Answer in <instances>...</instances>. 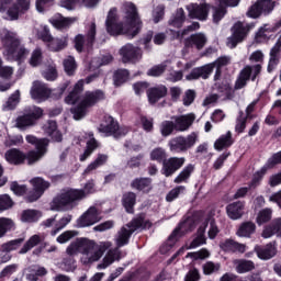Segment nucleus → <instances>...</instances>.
Wrapping results in <instances>:
<instances>
[{
    "label": "nucleus",
    "instance_id": "1",
    "mask_svg": "<svg viewBox=\"0 0 281 281\" xmlns=\"http://www.w3.org/2000/svg\"><path fill=\"white\" fill-rule=\"evenodd\" d=\"M82 91H85V80L80 79L75 83L72 90L65 98L66 104H76V106L71 108L70 113L72 114L74 120H82L89 113V109L91 106H95L98 102H102L105 95L101 90L97 91H87L82 95ZM82 95V97H81Z\"/></svg>",
    "mask_w": 281,
    "mask_h": 281
},
{
    "label": "nucleus",
    "instance_id": "2",
    "mask_svg": "<svg viewBox=\"0 0 281 281\" xmlns=\"http://www.w3.org/2000/svg\"><path fill=\"white\" fill-rule=\"evenodd\" d=\"M124 12L126 14V23L117 24V9L113 8L109 11L105 22L106 31L112 36L126 34L130 38H135V35L139 34L142 30V20L137 15V8L132 2H126L124 4Z\"/></svg>",
    "mask_w": 281,
    "mask_h": 281
},
{
    "label": "nucleus",
    "instance_id": "3",
    "mask_svg": "<svg viewBox=\"0 0 281 281\" xmlns=\"http://www.w3.org/2000/svg\"><path fill=\"white\" fill-rule=\"evenodd\" d=\"M112 247L113 243L111 241H100L98 244L93 239L80 237L70 243L66 249V254L68 256H77V254H80L82 265H93V262L101 260L102 256H104V251H108V249Z\"/></svg>",
    "mask_w": 281,
    "mask_h": 281
},
{
    "label": "nucleus",
    "instance_id": "4",
    "mask_svg": "<svg viewBox=\"0 0 281 281\" xmlns=\"http://www.w3.org/2000/svg\"><path fill=\"white\" fill-rule=\"evenodd\" d=\"M93 192H95V182L93 180H89L83 189H64L53 199L50 210L53 212L74 210L78 201L87 199V196L93 194Z\"/></svg>",
    "mask_w": 281,
    "mask_h": 281
},
{
    "label": "nucleus",
    "instance_id": "5",
    "mask_svg": "<svg viewBox=\"0 0 281 281\" xmlns=\"http://www.w3.org/2000/svg\"><path fill=\"white\" fill-rule=\"evenodd\" d=\"M249 60L250 63L259 64H256L254 66L247 65L240 70L235 82V89L237 90L247 87V82H249V80H252L254 82L256 78L260 76V72L262 71L261 63H265V53H262V50H255L250 54Z\"/></svg>",
    "mask_w": 281,
    "mask_h": 281
},
{
    "label": "nucleus",
    "instance_id": "6",
    "mask_svg": "<svg viewBox=\"0 0 281 281\" xmlns=\"http://www.w3.org/2000/svg\"><path fill=\"white\" fill-rule=\"evenodd\" d=\"M0 38L5 49L4 54L8 58H12L13 60H23V58H27L30 55V50L25 48V46L21 45V40H19V35H16V33L3 29L0 31Z\"/></svg>",
    "mask_w": 281,
    "mask_h": 281
},
{
    "label": "nucleus",
    "instance_id": "7",
    "mask_svg": "<svg viewBox=\"0 0 281 281\" xmlns=\"http://www.w3.org/2000/svg\"><path fill=\"white\" fill-rule=\"evenodd\" d=\"M150 227V222L144 220V217L139 216L135 220H133L130 224L126 226H123L116 237H115V245L116 247H124V245H128V239L133 235V232L137 229H148Z\"/></svg>",
    "mask_w": 281,
    "mask_h": 281
},
{
    "label": "nucleus",
    "instance_id": "8",
    "mask_svg": "<svg viewBox=\"0 0 281 281\" xmlns=\"http://www.w3.org/2000/svg\"><path fill=\"white\" fill-rule=\"evenodd\" d=\"M26 142L29 144H33L36 149L30 150L25 155V159L27 161L29 166H33V164H36L37 161H41L43 157H45V154L47 153V146H49V140L47 138H36L34 135H27Z\"/></svg>",
    "mask_w": 281,
    "mask_h": 281
},
{
    "label": "nucleus",
    "instance_id": "9",
    "mask_svg": "<svg viewBox=\"0 0 281 281\" xmlns=\"http://www.w3.org/2000/svg\"><path fill=\"white\" fill-rule=\"evenodd\" d=\"M41 117H43V109L31 106L24 110L23 115L16 117L15 126L16 128H20V131H25L26 128H30V126H34Z\"/></svg>",
    "mask_w": 281,
    "mask_h": 281
},
{
    "label": "nucleus",
    "instance_id": "10",
    "mask_svg": "<svg viewBox=\"0 0 281 281\" xmlns=\"http://www.w3.org/2000/svg\"><path fill=\"white\" fill-rule=\"evenodd\" d=\"M196 142H199V134L196 132H192L187 137L178 136L169 142V150L171 153H186L190 150Z\"/></svg>",
    "mask_w": 281,
    "mask_h": 281
},
{
    "label": "nucleus",
    "instance_id": "11",
    "mask_svg": "<svg viewBox=\"0 0 281 281\" xmlns=\"http://www.w3.org/2000/svg\"><path fill=\"white\" fill-rule=\"evenodd\" d=\"M251 30V25L245 22H237L233 26V34L231 37L227 38V47L234 49L238 43H243L247 33Z\"/></svg>",
    "mask_w": 281,
    "mask_h": 281
},
{
    "label": "nucleus",
    "instance_id": "12",
    "mask_svg": "<svg viewBox=\"0 0 281 281\" xmlns=\"http://www.w3.org/2000/svg\"><path fill=\"white\" fill-rule=\"evenodd\" d=\"M122 63H139L142 60L143 52L142 48L131 43L125 44L119 50Z\"/></svg>",
    "mask_w": 281,
    "mask_h": 281
},
{
    "label": "nucleus",
    "instance_id": "13",
    "mask_svg": "<svg viewBox=\"0 0 281 281\" xmlns=\"http://www.w3.org/2000/svg\"><path fill=\"white\" fill-rule=\"evenodd\" d=\"M102 212L95 206H90L78 220L77 227H91L102 221Z\"/></svg>",
    "mask_w": 281,
    "mask_h": 281
},
{
    "label": "nucleus",
    "instance_id": "14",
    "mask_svg": "<svg viewBox=\"0 0 281 281\" xmlns=\"http://www.w3.org/2000/svg\"><path fill=\"white\" fill-rule=\"evenodd\" d=\"M95 41V23L92 22L87 26L86 38L85 35L78 34L75 37V47L77 52H82L85 46L91 47Z\"/></svg>",
    "mask_w": 281,
    "mask_h": 281
},
{
    "label": "nucleus",
    "instance_id": "15",
    "mask_svg": "<svg viewBox=\"0 0 281 281\" xmlns=\"http://www.w3.org/2000/svg\"><path fill=\"white\" fill-rule=\"evenodd\" d=\"M30 183L33 186V192H31L26 196V201L29 203H34V201H38L40 198L45 194V190H48L49 188V182L45 181V179L41 177H36L30 180Z\"/></svg>",
    "mask_w": 281,
    "mask_h": 281
},
{
    "label": "nucleus",
    "instance_id": "16",
    "mask_svg": "<svg viewBox=\"0 0 281 281\" xmlns=\"http://www.w3.org/2000/svg\"><path fill=\"white\" fill-rule=\"evenodd\" d=\"M186 164L184 157H170L162 161L161 175L165 177H172L177 170H181Z\"/></svg>",
    "mask_w": 281,
    "mask_h": 281
},
{
    "label": "nucleus",
    "instance_id": "17",
    "mask_svg": "<svg viewBox=\"0 0 281 281\" xmlns=\"http://www.w3.org/2000/svg\"><path fill=\"white\" fill-rule=\"evenodd\" d=\"M30 94L36 102H45L52 95V90L43 81L36 80L32 83Z\"/></svg>",
    "mask_w": 281,
    "mask_h": 281
},
{
    "label": "nucleus",
    "instance_id": "18",
    "mask_svg": "<svg viewBox=\"0 0 281 281\" xmlns=\"http://www.w3.org/2000/svg\"><path fill=\"white\" fill-rule=\"evenodd\" d=\"M100 133H104V135H113V137H122L128 133L126 128H120V125L113 117L109 116L106 119V123L101 124L99 127Z\"/></svg>",
    "mask_w": 281,
    "mask_h": 281
},
{
    "label": "nucleus",
    "instance_id": "19",
    "mask_svg": "<svg viewBox=\"0 0 281 281\" xmlns=\"http://www.w3.org/2000/svg\"><path fill=\"white\" fill-rule=\"evenodd\" d=\"M194 220L187 218L184 222L180 223L179 227H177L172 234L168 238V245L172 247L179 238L182 237L183 234H188V232H192L194 229Z\"/></svg>",
    "mask_w": 281,
    "mask_h": 281
},
{
    "label": "nucleus",
    "instance_id": "20",
    "mask_svg": "<svg viewBox=\"0 0 281 281\" xmlns=\"http://www.w3.org/2000/svg\"><path fill=\"white\" fill-rule=\"evenodd\" d=\"M209 3H191L187 5L190 19H198V21H206L210 14Z\"/></svg>",
    "mask_w": 281,
    "mask_h": 281
},
{
    "label": "nucleus",
    "instance_id": "21",
    "mask_svg": "<svg viewBox=\"0 0 281 281\" xmlns=\"http://www.w3.org/2000/svg\"><path fill=\"white\" fill-rule=\"evenodd\" d=\"M171 120H173L176 131L179 133H186V131H189L190 126L194 124L196 116L194 113H189L184 115L172 116Z\"/></svg>",
    "mask_w": 281,
    "mask_h": 281
},
{
    "label": "nucleus",
    "instance_id": "22",
    "mask_svg": "<svg viewBox=\"0 0 281 281\" xmlns=\"http://www.w3.org/2000/svg\"><path fill=\"white\" fill-rule=\"evenodd\" d=\"M30 10V0H18L7 10V16L9 21H16L21 14H24Z\"/></svg>",
    "mask_w": 281,
    "mask_h": 281
},
{
    "label": "nucleus",
    "instance_id": "23",
    "mask_svg": "<svg viewBox=\"0 0 281 281\" xmlns=\"http://www.w3.org/2000/svg\"><path fill=\"white\" fill-rule=\"evenodd\" d=\"M281 27V19L273 25L265 24L256 33L255 41L256 43H267L271 38V33L278 32Z\"/></svg>",
    "mask_w": 281,
    "mask_h": 281
},
{
    "label": "nucleus",
    "instance_id": "24",
    "mask_svg": "<svg viewBox=\"0 0 281 281\" xmlns=\"http://www.w3.org/2000/svg\"><path fill=\"white\" fill-rule=\"evenodd\" d=\"M205 229H209V238L214 239L218 234V226L216 220H214V213H210L203 221L199 228L201 234H205Z\"/></svg>",
    "mask_w": 281,
    "mask_h": 281
},
{
    "label": "nucleus",
    "instance_id": "25",
    "mask_svg": "<svg viewBox=\"0 0 281 281\" xmlns=\"http://www.w3.org/2000/svg\"><path fill=\"white\" fill-rule=\"evenodd\" d=\"M255 251L260 260H271L278 254V244L271 241L265 247L255 246Z\"/></svg>",
    "mask_w": 281,
    "mask_h": 281
},
{
    "label": "nucleus",
    "instance_id": "26",
    "mask_svg": "<svg viewBox=\"0 0 281 281\" xmlns=\"http://www.w3.org/2000/svg\"><path fill=\"white\" fill-rule=\"evenodd\" d=\"M226 214L231 221H238L245 215V202H233L226 206Z\"/></svg>",
    "mask_w": 281,
    "mask_h": 281
},
{
    "label": "nucleus",
    "instance_id": "27",
    "mask_svg": "<svg viewBox=\"0 0 281 281\" xmlns=\"http://www.w3.org/2000/svg\"><path fill=\"white\" fill-rule=\"evenodd\" d=\"M115 260H122V251L120 248L109 249L102 259V262L97 266V269L102 270L111 267Z\"/></svg>",
    "mask_w": 281,
    "mask_h": 281
},
{
    "label": "nucleus",
    "instance_id": "28",
    "mask_svg": "<svg viewBox=\"0 0 281 281\" xmlns=\"http://www.w3.org/2000/svg\"><path fill=\"white\" fill-rule=\"evenodd\" d=\"M214 71V65L209 64L199 68H194L187 77V80H199V78H203V80H207L212 72Z\"/></svg>",
    "mask_w": 281,
    "mask_h": 281
},
{
    "label": "nucleus",
    "instance_id": "29",
    "mask_svg": "<svg viewBox=\"0 0 281 281\" xmlns=\"http://www.w3.org/2000/svg\"><path fill=\"white\" fill-rule=\"evenodd\" d=\"M4 158L8 164H12L13 166H21L25 161V154L21 151V149L11 148L5 151Z\"/></svg>",
    "mask_w": 281,
    "mask_h": 281
},
{
    "label": "nucleus",
    "instance_id": "30",
    "mask_svg": "<svg viewBox=\"0 0 281 281\" xmlns=\"http://www.w3.org/2000/svg\"><path fill=\"white\" fill-rule=\"evenodd\" d=\"M78 21V18H65L63 15H57L49 20L56 30H69Z\"/></svg>",
    "mask_w": 281,
    "mask_h": 281
},
{
    "label": "nucleus",
    "instance_id": "31",
    "mask_svg": "<svg viewBox=\"0 0 281 281\" xmlns=\"http://www.w3.org/2000/svg\"><path fill=\"white\" fill-rule=\"evenodd\" d=\"M133 190H138V192H144L148 194L153 190V179L150 178H136L131 182Z\"/></svg>",
    "mask_w": 281,
    "mask_h": 281
},
{
    "label": "nucleus",
    "instance_id": "32",
    "mask_svg": "<svg viewBox=\"0 0 281 281\" xmlns=\"http://www.w3.org/2000/svg\"><path fill=\"white\" fill-rule=\"evenodd\" d=\"M224 251H232L233 254H245L247 251V245L240 244L234 239H226L221 244Z\"/></svg>",
    "mask_w": 281,
    "mask_h": 281
},
{
    "label": "nucleus",
    "instance_id": "33",
    "mask_svg": "<svg viewBox=\"0 0 281 281\" xmlns=\"http://www.w3.org/2000/svg\"><path fill=\"white\" fill-rule=\"evenodd\" d=\"M44 133L52 137L53 142H63V134L58 131V125L55 121H48L43 126Z\"/></svg>",
    "mask_w": 281,
    "mask_h": 281
},
{
    "label": "nucleus",
    "instance_id": "34",
    "mask_svg": "<svg viewBox=\"0 0 281 281\" xmlns=\"http://www.w3.org/2000/svg\"><path fill=\"white\" fill-rule=\"evenodd\" d=\"M205 43H207V36L203 33L192 34L187 41V47H196V49H203L205 47Z\"/></svg>",
    "mask_w": 281,
    "mask_h": 281
},
{
    "label": "nucleus",
    "instance_id": "35",
    "mask_svg": "<svg viewBox=\"0 0 281 281\" xmlns=\"http://www.w3.org/2000/svg\"><path fill=\"white\" fill-rule=\"evenodd\" d=\"M167 94L168 88H166V86H158L156 88H151L147 92L150 104L159 102V100H161V98H166Z\"/></svg>",
    "mask_w": 281,
    "mask_h": 281
},
{
    "label": "nucleus",
    "instance_id": "36",
    "mask_svg": "<svg viewBox=\"0 0 281 281\" xmlns=\"http://www.w3.org/2000/svg\"><path fill=\"white\" fill-rule=\"evenodd\" d=\"M233 265L235 267V271L238 273H249V271H254V269H256V263L247 259H235Z\"/></svg>",
    "mask_w": 281,
    "mask_h": 281
},
{
    "label": "nucleus",
    "instance_id": "37",
    "mask_svg": "<svg viewBox=\"0 0 281 281\" xmlns=\"http://www.w3.org/2000/svg\"><path fill=\"white\" fill-rule=\"evenodd\" d=\"M252 234H256V224L254 222L241 223L236 232L239 238H251Z\"/></svg>",
    "mask_w": 281,
    "mask_h": 281
},
{
    "label": "nucleus",
    "instance_id": "38",
    "mask_svg": "<svg viewBox=\"0 0 281 281\" xmlns=\"http://www.w3.org/2000/svg\"><path fill=\"white\" fill-rule=\"evenodd\" d=\"M234 144V138L232 133L228 131L226 134L221 135L214 143L215 150H223L229 148Z\"/></svg>",
    "mask_w": 281,
    "mask_h": 281
},
{
    "label": "nucleus",
    "instance_id": "39",
    "mask_svg": "<svg viewBox=\"0 0 281 281\" xmlns=\"http://www.w3.org/2000/svg\"><path fill=\"white\" fill-rule=\"evenodd\" d=\"M194 172V165H187L181 172L175 178L173 183H188L190 177Z\"/></svg>",
    "mask_w": 281,
    "mask_h": 281
},
{
    "label": "nucleus",
    "instance_id": "40",
    "mask_svg": "<svg viewBox=\"0 0 281 281\" xmlns=\"http://www.w3.org/2000/svg\"><path fill=\"white\" fill-rule=\"evenodd\" d=\"M45 240V237L41 235H33L29 238V240L24 244V246L20 249V254H27V251H31V249H34L36 245H40V243H43Z\"/></svg>",
    "mask_w": 281,
    "mask_h": 281
},
{
    "label": "nucleus",
    "instance_id": "41",
    "mask_svg": "<svg viewBox=\"0 0 281 281\" xmlns=\"http://www.w3.org/2000/svg\"><path fill=\"white\" fill-rule=\"evenodd\" d=\"M89 140L87 142V148L85 153L80 156V161H86L88 157H91L93 150L98 148V140L93 137L92 133H89Z\"/></svg>",
    "mask_w": 281,
    "mask_h": 281
},
{
    "label": "nucleus",
    "instance_id": "42",
    "mask_svg": "<svg viewBox=\"0 0 281 281\" xmlns=\"http://www.w3.org/2000/svg\"><path fill=\"white\" fill-rule=\"evenodd\" d=\"M137 201V195L133 192H127L123 195V206L125 207L128 214H133V207Z\"/></svg>",
    "mask_w": 281,
    "mask_h": 281
},
{
    "label": "nucleus",
    "instance_id": "43",
    "mask_svg": "<svg viewBox=\"0 0 281 281\" xmlns=\"http://www.w3.org/2000/svg\"><path fill=\"white\" fill-rule=\"evenodd\" d=\"M109 159V156L104 154H99L97 159L92 161L85 170L86 175H89V172H93V170H98L100 166H104Z\"/></svg>",
    "mask_w": 281,
    "mask_h": 281
},
{
    "label": "nucleus",
    "instance_id": "44",
    "mask_svg": "<svg viewBox=\"0 0 281 281\" xmlns=\"http://www.w3.org/2000/svg\"><path fill=\"white\" fill-rule=\"evenodd\" d=\"M19 102H21V91L16 90L3 104L2 109L3 111H13V109H16Z\"/></svg>",
    "mask_w": 281,
    "mask_h": 281
},
{
    "label": "nucleus",
    "instance_id": "45",
    "mask_svg": "<svg viewBox=\"0 0 281 281\" xmlns=\"http://www.w3.org/2000/svg\"><path fill=\"white\" fill-rule=\"evenodd\" d=\"M198 236L196 238H194L192 240V243L190 245H186L183 246L178 254H183V251L188 250V249H196V247H201V245H205V235L204 233H201L198 231Z\"/></svg>",
    "mask_w": 281,
    "mask_h": 281
},
{
    "label": "nucleus",
    "instance_id": "46",
    "mask_svg": "<svg viewBox=\"0 0 281 281\" xmlns=\"http://www.w3.org/2000/svg\"><path fill=\"white\" fill-rule=\"evenodd\" d=\"M68 45V37H57L53 38L52 42L48 44V47L52 52H60V49H65Z\"/></svg>",
    "mask_w": 281,
    "mask_h": 281
},
{
    "label": "nucleus",
    "instance_id": "47",
    "mask_svg": "<svg viewBox=\"0 0 281 281\" xmlns=\"http://www.w3.org/2000/svg\"><path fill=\"white\" fill-rule=\"evenodd\" d=\"M41 218V212L36 210H25L22 212V223H36Z\"/></svg>",
    "mask_w": 281,
    "mask_h": 281
},
{
    "label": "nucleus",
    "instance_id": "48",
    "mask_svg": "<svg viewBox=\"0 0 281 281\" xmlns=\"http://www.w3.org/2000/svg\"><path fill=\"white\" fill-rule=\"evenodd\" d=\"M273 216V210L266 207L257 214L256 223L257 225H265V223H269Z\"/></svg>",
    "mask_w": 281,
    "mask_h": 281
},
{
    "label": "nucleus",
    "instance_id": "49",
    "mask_svg": "<svg viewBox=\"0 0 281 281\" xmlns=\"http://www.w3.org/2000/svg\"><path fill=\"white\" fill-rule=\"evenodd\" d=\"M12 229H14V221L8 217H0V238H3Z\"/></svg>",
    "mask_w": 281,
    "mask_h": 281
},
{
    "label": "nucleus",
    "instance_id": "50",
    "mask_svg": "<svg viewBox=\"0 0 281 281\" xmlns=\"http://www.w3.org/2000/svg\"><path fill=\"white\" fill-rule=\"evenodd\" d=\"M280 63V50L276 48H271L270 50V59L268 63V72L271 74L278 67V64Z\"/></svg>",
    "mask_w": 281,
    "mask_h": 281
},
{
    "label": "nucleus",
    "instance_id": "51",
    "mask_svg": "<svg viewBox=\"0 0 281 281\" xmlns=\"http://www.w3.org/2000/svg\"><path fill=\"white\" fill-rule=\"evenodd\" d=\"M184 22H186V12L181 8L177 10L176 14L169 21L170 25H172L173 27H181Z\"/></svg>",
    "mask_w": 281,
    "mask_h": 281
},
{
    "label": "nucleus",
    "instance_id": "52",
    "mask_svg": "<svg viewBox=\"0 0 281 281\" xmlns=\"http://www.w3.org/2000/svg\"><path fill=\"white\" fill-rule=\"evenodd\" d=\"M202 271L204 276H212L213 273H218L221 271V263L218 262H213V261H206L202 266Z\"/></svg>",
    "mask_w": 281,
    "mask_h": 281
},
{
    "label": "nucleus",
    "instance_id": "53",
    "mask_svg": "<svg viewBox=\"0 0 281 281\" xmlns=\"http://www.w3.org/2000/svg\"><path fill=\"white\" fill-rule=\"evenodd\" d=\"M151 161H157L158 164H164V161H166V149L161 148V147H157L155 149H153L150 151L149 155Z\"/></svg>",
    "mask_w": 281,
    "mask_h": 281
},
{
    "label": "nucleus",
    "instance_id": "54",
    "mask_svg": "<svg viewBox=\"0 0 281 281\" xmlns=\"http://www.w3.org/2000/svg\"><path fill=\"white\" fill-rule=\"evenodd\" d=\"M43 63V50L41 48H35L30 57L29 64L31 67H38Z\"/></svg>",
    "mask_w": 281,
    "mask_h": 281
},
{
    "label": "nucleus",
    "instance_id": "55",
    "mask_svg": "<svg viewBox=\"0 0 281 281\" xmlns=\"http://www.w3.org/2000/svg\"><path fill=\"white\" fill-rule=\"evenodd\" d=\"M176 131L175 122L172 121H164L160 124V133L162 137H170L172 133Z\"/></svg>",
    "mask_w": 281,
    "mask_h": 281
},
{
    "label": "nucleus",
    "instance_id": "56",
    "mask_svg": "<svg viewBox=\"0 0 281 281\" xmlns=\"http://www.w3.org/2000/svg\"><path fill=\"white\" fill-rule=\"evenodd\" d=\"M71 215H65L64 217H61L56 224H55V229L52 231V236H56V234H58V232H60V229H65V227H67V225H69L71 223Z\"/></svg>",
    "mask_w": 281,
    "mask_h": 281
},
{
    "label": "nucleus",
    "instance_id": "57",
    "mask_svg": "<svg viewBox=\"0 0 281 281\" xmlns=\"http://www.w3.org/2000/svg\"><path fill=\"white\" fill-rule=\"evenodd\" d=\"M109 63H113V56L111 55H105L101 59L100 58H94L90 63L91 69H98L102 67V65H109Z\"/></svg>",
    "mask_w": 281,
    "mask_h": 281
},
{
    "label": "nucleus",
    "instance_id": "58",
    "mask_svg": "<svg viewBox=\"0 0 281 281\" xmlns=\"http://www.w3.org/2000/svg\"><path fill=\"white\" fill-rule=\"evenodd\" d=\"M256 4L263 14H269V12H272L273 8H276L273 0H258Z\"/></svg>",
    "mask_w": 281,
    "mask_h": 281
},
{
    "label": "nucleus",
    "instance_id": "59",
    "mask_svg": "<svg viewBox=\"0 0 281 281\" xmlns=\"http://www.w3.org/2000/svg\"><path fill=\"white\" fill-rule=\"evenodd\" d=\"M181 194H186V187L183 186H178L176 188H173L166 196V201H168L169 203H172V201H175V199H179V196H181Z\"/></svg>",
    "mask_w": 281,
    "mask_h": 281
},
{
    "label": "nucleus",
    "instance_id": "60",
    "mask_svg": "<svg viewBox=\"0 0 281 281\" xmlns=\"http://www.w3.org/2000/svg\"><path fill=\"white\" fill-rule=\"evenodd\" d=\"M127 80H128V70L120 69L115 71L114 85H116V87H120V85H123V82H126Z\"/></svg>",
    "mask_w": 281,
    "mask_h": 281
},
{
    "label": "nucleus",
    "instance_id": "61",
    "mask_svg": "<svg viewBox=\"0 0 281 281\" xmlns=\"http://www.w3.org/2000/svg\"><path fill=\"white\" fill-rule=\"evenodd\" d=\"M64 68H65L66 74H68V76H74V72L77 69L76 59L72 56H68L64 60Z\"/></svg>",
    "mask_w": 281,
    "mask_h": 281
},
{
    "label": "nucleus",
    "instance_id": "62",
    "mask_svg": "<svg viewBox=\"0 0 281 281\" xmlns=\"http://www.w3.org/2000/svg\"><path fill=\"white\" fill-rule=\"evenodd\" d=\"M187 258H191V260H205V258H210V251L205 248H202L199 251L189 252Z\"/></svg>",
    "mask_w": 281,
    "mask_h": 281
},
{
    "label": "nucleus",
    "instance_id": "63",
    "mask_svg": "<svg viewBox=\"0 0 281 281\" xmlns=\"http://www.w3.org/2000/svg\"><path fill=\"white\" fill-rule=\"evenodd\" d=\"M225 14H227V9L220 5L218 7H213V21L215 23H218L225 18Z\"/></svg>",
    "mask_w": 281,
    "mask_h": 281
},
{
    "label": "nucleus",
    "instance_id": "64",
    "mask_svg": "<svg viewBox=\"0 0 281 281\" xmlns=\"http://www.w3.org/2000/svg\"><path fill=\"white\" fill-rule=\"evenodd\" d=\"M14 205L12 198L8 194L0 195V212H5V210H10Z\"/></svg>",
    "mask_w": 281,
    "mask_h": 281
}]
</instances>
